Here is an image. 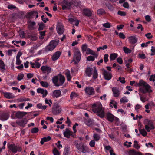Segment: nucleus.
<instances>
[{
	"label": "nucleus",
	"instance_id": "1",
	"mask_svg": "<svg viewBox=\"0 0 155 155\" xmlns=\"http://www.w3.org/2000/svg\"><path fill=\"white\" fill-rule=\"evenodd\" d=\"M101 103L94 104L92 106V110L94 113H97L98 115L102 118L104 116V112Z\"/></svg>",
	"mask_w": 155,
	"mask_h": 155
},
{
	"label": "nucleus",
	"instance_id": "2",
	"mask_svg": "<svg viewBox=\"0 0 155 155\" xmlns=\"http://www.w3.org/2000/svg\"><path fill=\"white\" fill-rule=\"evenodd\" d=\"M65 80L64 77L61 74L54 76L52 79V83L55 86L57 87L62 86L64 83Z\"/></svg>",
	"mask_w": 155,
	"mask_h": 155
},
{
	"label": "nucleus",
	"instance_id": "3",
	"mask_svg": "<svg viewBox=\"0 0 155 155\" xmlns=\"http://www.w3.org/2000/svg\"><path fill=\"white\" fill-rule=\"evenodd\" d=\"M74 145L79 151L83 153H85L87 152L88 148L87 147L84 145L83 143L81 142L80 143H75Z\"/></svg>",
	"mask_w": 155,
	"mask_h": 155
},
{
	"label": "nucleus",
	"instance_id": "4",
	"mask_svg": "<svg viewBox=\"0 0 155 155\" xmlns=\"http://www.w3.org/2000/svg\"><path fill=\"white\" fill-rule=\"evenodd\" d=\"M144 123L145 124V128L147 132H150V130H153L155 128L153 122L148 119L144 120Z\"/></svg>",
	"mask_w": 155,
	"mask_h": 155
},
{
	"label": "nucleus",
	"instance_id": "5",
	"mask_svg": "<svg viewBox=\"0 0 155 155\" xmlns=\"http://www.w3.org/2000/svg\"><path fill=\"white\" fill-rule=\"evenodd\" d=\"M73 0H64L62 2V8L63 10L70 9L74 4Z\"/></svg>",
	"mask_w": 155,
	"mask_h": 155
},
{
	"label": "nucleus",
	"instance_id": "6",
	"mask_svg": "<svg viewBox=\"0 0 155 155\" xmlns=\"http://www.w3.org/2000/svg\"><path fill=\"white\" fill-rule=\"evenodd\" d=\"M62 110V109L59 105L57 103H54L53 105L52 111V114L55 115L59 114Z\"/></svg>",
	"mask_w": 155,
	"mask_h": 155
},
{
	"label": "nucleus",
	"instance_id": "7",
	"mask_svg": "<svg viewBox=\"0 0 155 155\" xmlns=\"http://www.w3.org/2000/svg\"><path fill=\"white\" fill-rule=\"evenodd\" d=\"M58 45L57 41L53 40L45 48V51H51L54 49Z\"/></svg>",
	"mask_w": 155,
	"mask_h": 155
},
{
	"label": "nucleus",
	"instance_id": "8",
	"mask_svg": "<svg viewBox=\"0 0 155 155\" xmlns=\"http://www.w3.org/2000/svg\"><path fill=\"white\" fill-rule=\"evenodd\" d=\"M106 116L107 120L111 122H112L114 120L116 123L118 124V122L119 121V118L115 117L111 113H108L106 114Z\"/></svg>",
	"mask_w": 155,
	"mask_h": 155
},
{
	"label": "nucleus",
	"instance_id": "9",
	"mask_svg": "<svg viewBox=\"0 0 155 155\" xmlns=\"http://www.w3.org/2000/svg\"><path fill=\"white\" fill-rule=\"evenodd\" d=\"M63 135L65 137L68 138H69L70 136L73 138H75L76 137V135L72 131H71L68 128L65 129V131L63 132Z\"/></svg>",
	"mask_w": 155,
	"mask_h": 155
},
{
	"label": "nucleus",
	"instance_id": "10",
	"mask_svg": "<svg viewBox=\"0 0 155 155\" xmlns=\"http://www.w3.org/2000/svg\"><path fill=\"white\" fill-rule=\"evenodd\" d=\"M74 58L73 61L74 62L75 64H78L80 61L81 58V54L78 50H76L74 53Z\"/></svg>",
	"mask_w": 155,
	"mask_h": 155
},
{
	"label": "nucleus",
	"instance_id": "11",
	"mask_svg": "<svg viewBox=\"0 0 155 155\" xmlns=\"http://www.w3.org/2000/svg\"><path fill=\"white\" fill-rule=\"evenodd\" d=\"M102 73L105 80H110L112 78V75L111 72H108L107 70L103 69Z\"/></svg>",
	"mask_w": 155,
	"mask_h": 155
},
{
	"label": "nucleus",
	"instance_id": "12",
	"mask_svg": "<svg viewBox=\"0 0 155 155\" xmlns=\"http://www.w3.org/2000/svg\"><path fill=\"white\" fill-rule=\"evenodd\" d=\"M128 38L129 42L132 45V47L131 48L133 49L136 45L134 44L137 42V38L134 35L130 36Z\"/></svg>",
	"mask_w": 155,
	"mask_h": 155
},
{
	"label": "nucleus",
	"instance_id": "13",
	"mask_svg": "<svg viewBox=\"0 0 155 155\" xmlns=\"http://www.w3.org/2000/svg\"><path fill=\"white\" fill-rule=\"evenodd\" d=\"M145 88H141L140 89V91L143 94H146L147 93H150L152 92L151 89V87L148 84H147Z\"/></svg>",
	"mask_w": 155,
	"mask_h": 155
},
{
	"label": "nucleus",
	"instance_id": "14",
	"mask_svg": "<svg viewBox=\"0 0 155 155\" xmlns=\"http://www.w3.org/2000/svg\"><path fill=\"white\" fill-rule=\"evenodd\" d=\"M85 93L87 95H93L95 94V91L94 88L90 86L86 87L84 89Z\"/></svg>",
	"mask_w": 155,
	"mask_h": 155
},
{
	"label": "nucleus",
	"instance_id": "15",
	"mask_svg": "<svg viewBox=\"0 0 155 155\" xmlns=\"http://www.w3.org/2000/svg\"><path fill=\"white\" fill-rule=\"evenodd\" d=\"M9 117V114L7 113L3 112L0 114V120L2 121L7 120Z\"/></svg>",
	"mask_w": 155,
	"mask_h": 155
},
{
	"label": "nucleus",
	"instance_id": "16",
	"mask_svg": "<svg viewBox=\"0 0 155 155\" xmlns=\"http://www.w3.org/2000/svg\"><path fill=\"white\" fill-rule=\"evenodd\" d=\"M57 33L59 34H62L64 32V28L62 25L59 23L57 24Z\"/></svg>",
	"mask_w": 155,
	"mask_h": 155
},
{
	"label": "nucleus",
	"instance_id": "17",
	"mask_svg": "<svg viewBox=\"0 0 155 155\" xmlns=\"http://www.w3.org/2000/svg\"><path fill=\"white\" fill-rule=\"evenodd\" d=\"M28 122L27 119L26 118H24L23 119L16 121V123L18 125L24 127Z\"/></svg>",
	"mask_w": 155,
	"mask_h": 155
},
{
	"label": "nucleus",
	"instance_id": "18",
	"mask_svg": "<svg viewBox=\"0 0 155 155\" xmlns=\"http://www.w3.org/2000/svg\"><path fill=\"white\" fill-rule=\"evenodd\" d=\"M83 15L86 16L90 17L92 16V11L90 9L86 8L83 9Z\"/></svg>",
	"mask_w": 155,
	"mask_h": 155
},
{
	"label": "nucleus",
	"instance_id": "19",
	"mask_svg": "<svg viewBox=\"0 0 155 155\" xmlns=\"http://www.w3.org/2000/svg\"><path fill=\"white\" fill-rule=\"evenodd\" d=\"M27 113L23 111H18L15 114V117L18 118H21L25 116Z\"/></svg>",
	"mask_w": 155,
	"mask_h": 155
},
{
	"label": "nucleus",
	"instance_id": "20",
	"mask_svg": "<svg viewBox=\"0 0 155 155\" xmlns=\"http://www.w3.org/2000/svg\"><path fill=\"white\" fill-rule=\"evenodd\" d=\"M41 69L44 73H47V74H49L51 72V68L48 66H42Z\"/></svg>",
	"mask_w": 155,
	"mask_h": 155
},
{
	"label": "nucleus",
	"instance_id": "21",
	"mask_svg": "<svg viewBox=\"0 0 155 155\" xmlns=\"http://www.w3.org/2000/svg\"><path fill=\"white\" fill-rule=\"evenodd\" d=\"M61 55V52L59 51L55 52L52 57V60L53 61H55L58 59Z\"/></svg>",
	"mask_w": 155,
	"mask_h": 155
},
{
	"label": "nucleus",
	"instance_id": "22",
	"mask_svg": "<svg viewBox=\"0 0 155 155\" xmlns=\"http://www.w3.org/2000/svg\"><path fill=\"white\" fill-rule=\"evenodd\" d=\"M112 91L113 93V95L115 97H118L119 96L120 93V91L116 87H114L112 89Z\"/></svg>",
	"mask_w": 155,
	"mask_h": 155
},
{
	"label": "nucleus",
	"instance_id": "23",
	"mask_svg": "<svg viewBox=\"0 0 155 155\" xmlns=\"http://www.w3.org/2000/svg\"><path fill=\"white\" fill-rule=\"evenodd\" d=\"M4 97L8 99L14 98L15 96L12 93L5 92L4 93Z\"/></svg>",
	"mask_w": 155,
	"mask_h": 155
},
{
	"label": "nucleus",
	"instance_id": "24",
	"mask_svg": "<svg viewBox=\"0 0 155 155\" xmlns=\"http://www.w3.org/2000/svg\"><path fill=\"white\" fill-rule=\"evenodd\" d=\"M8 148L12 152L14 153H16L17 152L16 146L15 144H10L8 146Z\"/></svg>",
	"mask_w": 155,
	"mask_h": 155
},
{
	"label": "nucleus",
	"instance_id": "25",
	"mask_svg": "<svg viewBox=\"0 0 155 155\" xmlns=\"http://www.w3.org/2000/svg\"><path fill=\"white\" fill-rule=\"evenodd\" d=\"M61 94V91L60 90H56L53 91V96L56 98H58L60 96Z\"/></svg>",
	"mask_w": 155,
	"mask_h": 155
},
{
	"label": "nucleus",
	"instance_id": "26",
	"mask_svg": "<svg viewBox=\"0 0 155 155\" xmlns=\"http://www.w3.org/2000/svg\"><path fill=\"white\" fill-rule=\"evenodd\" d=\"M117 103L115 101L111 100L110 102V106L112 108L114 107L115 109H117Z\"/></svg>",
	"mask_w": 155,
	"mask_h": 155
},
{
	"label": "nucleus",
	"instance_id": "27",
	"mask_svg": "<svg viewBox=\"0 0 155 155\" xmlns=\"http://www.w3.org/2000/svg\"><path fill=\"white\" fill-rule=\"evenodd\" d=\"M51 140V137L50 136L44 137L41 139L40 143L41 145L43 144L44 142H47Z\"/></svg>",
	"mask_w": 155,
	"mask_h": 155
},
{
	"label": "nucleus",
	"instance_id": "28",
	"mask_svg": "<svg viewBox=\"0 0 155 155\" xmlns=\"http://www.w3.org/2000/svg\"><path fill=\"white\" fill-rule=\"evenodd\" d=\"M130 155H143L142 153L136 151L134 150H131L129 151Z\"/></svg>",
	"mask_w": 155,
	"mask_h": 155
},
{
	"label": "nucleus",
	"instance_id": "29",
	"mask_svg": "<svg viewBox=\"0 0 155 155\" xmlns=\"http://www.w3.org/2000/svg\"><path fill=\"white\" fill-rule=\"evenodd\" d=\"M92 70L93 69L92 68L87 67L86 68L85 72L86 74L88 77H90L91 75Z\"/></svg>",
	"mask_w": 155,
	"mask_h": 155
},
{
	"label": "nucleus",
	"instance_id": "30",
	"mask_svg": "<svg viewBox=\"0 0 155 155\" xmlns=\"http://www.w3.org/2000/svg\"><path fill=\"white\" fill-rule=\"evenodd\" d=\"M70 153V147L67 146L65 147L63 155H68Z\"/></svg>",
	"mask_w": 155,
	"mask_h": 155
},
{
	"label": "nucleus",
	"instance_id": "31",
	"mask_svg": "<svg viewBox=\"0 0 155 155\" xmlns=\"http://www.w3.org/2000/svg\"><path fill=\"white\" fill-rule=\"evenodd\" d=\"M36 23L35 22H30V24L28 26V28L29 30H32L34 29V26L35 25Z\"/></svg>",
	"mask_w": 155,
	"mask_h": 155
},
{
	"label": "nucleus",
	"instance_id": "32",
	"mask_svg": "<svg viewBox=\"0 0 155 155\" xmlns=\"http://www.w3.org/2000/svg\"><path fill=\"white\" fill-rule=\"evenodd\" d=\"M118 55L117 53H113L111 54L110 56V61H113L118 56Z\"/></svg>",
	"mask_w": 155,
	"mask_h": 155
},
{
	"label": "nucleus",
	"instance_id": "33",
	"mask_svg": "<svg viewBox=\"0 0 155 155\" xmlns=\"http://www.w3.org/2000/svg\"><path fill=\"white\" fill-rule=\"evenodd\" d=\"M93 120L91 118H89L86 120V124L89 126H92L93 124Z\"/></svg>",
	"mask_w": 155,
	"mask_h": 155
},
{
	"label": "nucleus",
	"instance_id": "34",
	"mask_svg": "<svg viewBox=\"0 0 155 155\" xmlns=\"http://www.w3.org/2000/svg\"><path fill=\"white\" fill-rule=\"evenodd\" d=\"M147 83L145 82L143 80H140L138 83H137V85L138 86H143L144 87L146 86Z\"/></svg>",
	"mask_w": 155,
	"mask_h": 155
},
{
	"label": "nucleus",
	"instance_id": "35",
	"mask_svg": "<svg viewBox=\"0 0 155 155\" xmlns=\"http://www.w3.org/2000/svg\"><path fill=\"white\" fill-rule=\"evenodd\" d=\"M87 51L88 52V53H87V54H91L95 56L96 58H97L98 56V55L96 54L93 50L88 48L87 49Z\"/></svg>",
	"mask_w": 155,
	"mask_h": 155
},
{
	"label": "nucleus",
	"instance_id": "36",
	"mask_svg": "<svg viewBox=\"0 0 155 155\" xmlns=\"http://www.w3.org/2000/svg\"><path fill=\"white\" fill-rule=\"evenodd\" d=\"M78 94L75 92H72L70 95V98L72 100L74 98L78 97Z\"/></svg>",
	"mask_w": 155,
	"mask_h": 155
},
{
	"label": "nucleus",
	"instance_id": "37",
	"mask_svg": "<svg viewBox=\"0 0 155 155\" xmlns=\"http://www.w3.org/2000/svg\"><path fill=\"white\" fill-rule=\"evenodd\" d=\"M6 70L5 65L2 59H0V70Z\"/></svg>",
	"mask_w": 155,
	"mask_h": 155
},
{
	"label": "nucleus",
	"instance_id": "38",
	"mask_svg": "<svg viewBox=\"0 0 155 155\" xmlns=\"http://www.w3.org/2000/svg\"><path fill=\"white\" fill-rule=\"evenodd\" d=\"M93 137L94 138V140L96 141H98L99 140L100 138V135L97 133L94 134L93 135Z\"/></svg>",
	"mask_w": 155,
	"mask_h": 155
},
{
	"label": "nucleus",
	"instance_id": "39",
	"mask_svg": "<svg viewBox=\"0 0 155 155\" xmlns=\"http://www.w3.org/2000/svg\"><path fill=\"white\" fill-rule=\"evenodd\" d=\"M105 5L108 9L111 11H113L114 9V8L113 6L109 2L106 3Z\"/></svg>",
	"mask_w": 155,
	"mask_h": 155
},
{
	"label": "nucleus",
	"instance_id": "40",
	"mask_svg": "<svg viewBox=\"0 0 155 155\" xmlns=\"http://www.w3.org/2000/svg\"><path fill=\"white\" fill-rule=\"evenodd\" d=\"M139 131L142 136L144 137L146 136L147 133L144 129H141V128H139Z\"/></svg>",
	"mask_w": 155,
	"mask_h": 155
},
{
	"label": "nucleus",
	"instance_id": "41",
	"mask_svg": "<svg viewBox=\"0 0 155 155\" xmlns=\"http://www.w3.org/2000/svg\"><path fill=\"white\" fill-rule=\"evenodd\" d=\"M97 14L98 15H103L106 13V12L103 8H100L97 10Z\"/></svg>",
	"mask_w": 155,
	"mask_h": 155
},
{
	"label": "nucleus",
	"instance_id": "42",
	"mask_svg": "<svg viewBox=\"0 0 155 155\" xmlns=\"http://www.w3.org/2000/svg\"><path fill=\"white\" fill-rule=\"evenodd\" d=\"M46 31H40L39 33L40 34V36L39 37V38L41 39H42L44 38V36L45 35Z\"/></svg>",
	"mask_w": 155,
	"mask_h": 155
},
{
	"label": "nucleus",
	"instance_id": "43",
	"mask_svg": "<svg viewBox=\"0 0 155 155\" xmlns=\"http://www.w3.org/2000/svg\"><path fill=\"white\" fill-rule=\"evenodd\" d=\"M37 107L39 109H41L42 110L45 109L47 107L46 105L43 106L40 103L38 104L37 105Z\"/></svg>",
	"mask_w": 155,
	"mask_h": 155
},
{
	"label": "nucleus",
	"instance_id": "44",
	"mask_svg": "<svg viewBox=\"0 0 155 155\" xmlns=\"http://www.w3.org/2000/svg\"><path fill=\"white\" fill-rule=\"evenodd\" d=\"M40 83L42 86L45 87H48L49 86V84L47 82L41 81Z\"/></svg>",
	"mask_w": 155,
	"mask_h": 155
},
{
	"label": "nucleus",
	"instance_id": "45",
	"mask_svg": "<svg viewBox=\"0 0 155 155\" xmlns=\"http://www.w3.org/2000/svg\"><path fill=\"white\" fill-rule=\"evenodd\" d=\"M123 50L124 52L126 54L130 53L132 52V50L127 47H123Z\"/></svg>",
	"mask_w": 155,
	"mask_h": 155
},
{
	"label": "nucleus",
	"instance_id": "46",
	"mask_svg": "<svg viewBox=\"0 0 155 155\" xmlns=\"http://www.w3.org/2000/svg\"><path fill=\"white\" fill-rule=\"evenodd\" d=\"M107 45H104L102 47H99L97 48V51H99L101 50H104L107 48Z\"/></svg>",
	"mask_w": 155,
	"mask_h": 155
},
{
	"label": "nucleus",
	"instance_id": "47",
	"mask_svg": "<svg viewBox=\"0 0 155 155\" xmlns=\"http://www.w3.org/2000/svg\"><path fill=\"white\" fill-rule=\"evenodd\" d=\"M139 96L140 97V100L143 102L144 103L146 102V101L147 100V99H146V97L144 96H142L141 94H139Z\"/></svg>",
	"mask_w": 155,
	"mask_h": 155
},
{
	"label": "nucleus",
	"instance_id": "48",
	"mask_svg": "<svg viewBox=\"0 0 155 155\" xmlns=\"http://www.w3.org/2000/svg\"><path fill=\"white\" fill-rule=\"evenodd\" d=\"M98 77V74L97 71L96 69H94L93 73V78L94 79H95L97 78Z\"/></svg>",
	"mask_w": 155,
	"mask_h": 155
},
{
	"label": "nucleus",
	"instance_id": "49",
	"mask_svg": "<svg viewBox=\"0 0 155 155\" xmlns=\"http://www.w3.org/2000/svg\"><path fill=\"white\" fill-rule=\"evenodd\" d=\"M128 101L127 98L126 96L123 97L120 99V102L121 103L127 102Z\"/></svg>",
	"mask_w": 155,
	"mask_h": 155
},
{
	"label": "nucleus",
	"instance_id": "50",
	"mask_svg": "<svg viewBox=\"0 0 155 155\" xmlns=\"http://www.w3.org/2000/svg\"><path fill=\"white\" fill-rule=\"evenodd\" d=\"M134 144L133 145V147H134L137 149H139L140 148V147L139 145L138 144V142L137 141L135 140L134 141Z\"/></svg>",
	"mask_w": 155,
	"mask_h": 155
},
{
	"label": "nucleus",
	"instance_id": "51",
	"mask_svg": "<svg viewBox=\"0 0 155 155\" xmlns=\"http://www.w3.org/2000/svg\"><path fill=\"white\" fill-rule=\"evenodd\" d=\"M24 75L23 73H20L17 77V79L18 81H20L23 78Z\"/></svg>",
	"mask_w": 155,
	"mask_h": 155
},
{
	"label": "nucleus",
	"instance_id": "52",
	"mask_svg": "<svg viewBox=\"0 0 155 155\" xmlns=\"http://www.w3.org/2000/svg\"><path fill=\"white\" fill-rule=\"evenodd\" d=\"M45 27V25L43 23H41L39 25L38 30L40 31L43 30Z\"/></svg>",
	"mask_w": 155,
	"mask_h": 155
},
{
	"label": "nucleus",
	"instance_id": "53",
	"mask_svg": "<svg viewBox=\"0 0 155 155\" xmlns=\"http://www.w3.org/2000/svg\"><path fill=\"white\" fill-rule=\"evenodd\" d=\"M108 55L107 54H105L104 56V59L105 63H106L108 61Z\"/></svg>",
	"mask_w": 155,
	"mask_h": 155
},
{
	"label": "nucleus",
	"instance_id": "54",
	"mask_svg": "<svg viewBox=\"0 0 155 155\" xmlns=\"http://www.w3.org/2000/svg\"><path fill=\"white\" fill-rule=\"evenodd\" d=\"M66 75L67 78V80L68 81H70L71 78V77L70 75V72H68L66 73Z\"/></svg>",
	"mask_w": 155,
	"mask_h": 155
},
{
	"label": "nucleus",
	"instance_id": "55",
	"mask_svg": "<svg viewBox=\"0 0 155 155\" xmlns=\"http://www.w3.org/2000/svg\"><path fill=\"white\" fill-rule=\"evenodd\" d=\"M87 60L88 61H94L95 60V57L92 56H88L87 58Z\"/></svg>",
	"mask_w": 155,
	"mask_h": 155
},
{
	"label": "nucleus",
	"instance_id": "56",
	"mask_svg": "<svg viewBox=\"0 0 155 155\" xmlns=\"http://www.w3.org/2000/svg\"><path fill=\"white\" fill-rule=\"evenodd\" d=\"M117 14L118 15L121 16H124L126 15V13L125 12L120 10L118 11Z\"/></svg>",
	"mask_w": 155,
	"mask_h": 155
},
{
	"label": "nucleus",
	"instance_id": "57",
	"mask_svg": "<svg viewBox=\"0 0 155 155\" xmlns=\"http://www.w3.org/2000/svg\"><path fill=\"white\" fill-rule=\"evenodd\" d=\"M39 131V129L38 128L35 127L31 130V132L32 133H37Z\"/></svg>",
	"mask_w": 155,
	"mask_h": 155
},
{
	"label": "nucleus",
	"instance_id": "58",
	"mask_svg": "<svg viewBox=\"0 0 155 155\" xmlns=\"http://www.w3.org/2000/svg\"><path fill=\"white\" fill-rule=\"evenodd\" d=\"M95 142L94 140H91L89 143V145L90 147H93L95 146Z\"/></svg>",
	"mask_w": 155,
	"mask_h": 155
},
{
	"label": "nucleus",
	"instance_id": "59",
	"mask_svg": "<svg viewBox=\"0 0 155 155\" xmlns=\"http://www.w3.org/2000/svg\"><path fill=\"white\" fill-rule=\"evenodd\" d=\"M53 153L54 155H59L60 153L56 148H54L53 150Z\"/></svg>",
	"mask_w": 155,
	"mask_h": 155
},
{
	"label": "nucleus",
	"instance_id": "60",
	"mask_svg": "<svg viewBox=\"0 0 155 155\" xmlns=\"http://www.w3.org/2000/svg\"><path fill=\"white\" fill-rule=\"evenodd\" d=\"M103 25L104 27L107 28H109L111 27L110 24L109 22H107L103 24Z\"/></svg>",
	"mask_w": 155,
	"mask_h": 155
},
{
	"label": "nucleus",
	"instance_id": "61",
	"mask_svg": "<svg viewBox=\"0 0 155 155\" xmlns=\"http://www.w3.org/2000/svg\"><path fill=\"white\" fill-rule=\"evenodd\" d=\"M139 57L142 59H145L146 57L145 54L143 53H139L138 54Z\"/></svg>",
	"mask_w": 155,
	"mask_h": 155
},
{
	"label": "nucleus",
	"instance_id": "62",
	"mask_svg": "<svg viewBox=\"0 0 155 155\" xmlns=\"http://www.w3.org/2000/svg\"><path fill=\"white\" fill-rule=\"evenodd\" d=\"M8 8L10 9H15L16 7L13 5H9L8 6Z\"/></svg>",
	"mask_w": 155,
	"mask_h": 155
},
{
	"label": "nucleus",
	"instance_id": "63",
	"mask_svg": "<svg viewBox=\"0 0 155 155\" xmlns=\"http://www.w3.org/2000/svg\"><path fill=\"white\" fill-rule=\"evenodd\" d=\"M149 80L150 81L154 82L155 81V75L153 74L150 76Z\"/></svg>",
	"mask_w": 155,
	"mask_h": 155
},
{
	"label": "nucleus",
	"instance_id": "64",
	"mask_svg": "<svg viewBox=\"0 0 155 155\" xmlns=\"http://www.w3.org/2000/svg\"><path fill=\"white\" fill-rule=\"evenodd\" d=\"M152 48L151 49V51L152 53L151 54V55H155V47L152 46Z\"/></svg>",
	"mask_w": 155,
	"mask_h": 155
}]
</instances>
